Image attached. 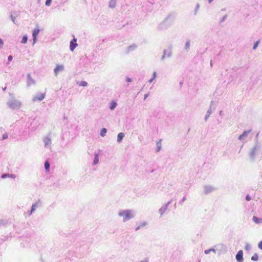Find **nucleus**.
Listing matches in <instances>:
<instances>
[{
	"label": "nucleus",
	"instance_id": "nucleus-1",
	"mask_svg": "<svg viewBox=\"0 0 262 262\" xmlns=\"http://www.w3.org/2000/svg\"><path fill=\"white\" fill-rule=\"evenodd\" d=\"M174 20V16L172 14H169L157 27L159 30H166L170 27Z\"/></svg>",
	"mask_w": 262,
	"mask_h": 262
},
{
	"label": "nucleus",
	"instance_id": "nucleus-2",
	"mask_svg": "<svg viewBox=\"0 0 262 262\" xmlns=\"http://www.w3.org/2000/svg\"><path fill=\"white\" fill-rule=\"evenodd\" d=\"M120 217H123V222H126L133 218L135 216V211L133 210L126 209L121 210L118 213Z\"/></svg>",
	"mask_w": 262,
	"mask_h": 262
},
{
	"label": "nucleus",
	"instance_id": "nucleus-3",
	"mask_svg": "<svg viewBox=\"0 0 262 262\" xmlns=\"http://www.w3.org/2000/svg\"><path fill=\"white\" fill-rule=\"evenodd\" d=\"M260 149V146L258 144V140H256L254 146L250 149L248 152V156L251 161H254L256 156L259 153Z\"/></svg>",
	"mask_w": 262,
	"mask_h": 262
},
{
	"label": "nucleus",
	"instance_id": "nucleus-4",
	"mask_svg": "<svg viewBox=\"0 0 262 262\" xmlns=\"http://www.w3.org/2000/svg\"><path fill=\"white\" fill-rule=\"evenodd\" d=\"M42 141L45 148L50 150L52 149V142L51 133H49L47 136H45L42 139Z\"/></svg>",
	"mask_w": 262,
	"mask_h": 262
},
{
	"label": "nucleus",
	"instance_id": "nucleus-5",
	"mask_svg": "<svg viewBox=\"0 0 262 262\" xmlns=\"http://www.w3.org/2000/svg\"><path fill=\"white\" fill-rule=\"evenodd\" d=\"M7 104L8 107L12 110L18 109L21 106V102L15 99L9 100Z\"/></svg>",
	"mask_w": 262,
	"mask_h": 262
},
{
	"label": "nucleus",
	"instance_id": "nucleus-6",
	"mask_svg": "<svg viewBox=\"0 0 262 262\" xmlns=\"http://www.w3.org/2000/svg\"><path fill=\"white\" fill-rule=\"evenodd\" d=\"M217 190V188L209 185H205L203 187V191L205 194H208Z\"/></svg>",
	"mask_w": 262,
	"mask_h": 262
},
{
	"label": "nucleus",
	"instance_id": "nucleus-7",
	"mask_svg": "<svg viewBox=\"0 0 262 262\" xmlns=\"http://www.w3.org/2000/svg\"><path fill=\"white\" fill-rule=\"evenodd\" d=\"M172 56V51L170 48L168 49H165L163 51V54L161 56V60H164L165 58H170Z\"/></svg>",
	"mask_w": 262,
	"mask_h": 262
},
{
	"label": "nucleus",
	"instance_id": "nucleus-8",
	"mask_svg": "<svg viewBox=\"0 0 262 262\" xmlns=\"http://www.w3.org/2000/svg\"><path fill=\"white\" fill-rule=\"evenodd\" d=\"M40 32L38 24L36 25V27L33 30L32 32L33 37V45H34L37 41V36Z\"/></svg>",
	"mask_w": 262,
	"mask_h": 262
},
{
	"label": "nucleus",
	"instance_id": "nucleus-9",
	"mask_svg": "<svg viewBox=\"0 0 262 262\" xmlns=\"http://www.w3.org/2000/svg\"><path fill=\"white\" fill-rule=\"evenodd\" d=\"M152 5L153 4L149 2L144 3L142 5L143 11H151L152 9Z\"/></svg>",
	"mask_w": 262,
	"mask_h": 262
},
{
	"label": "nucleus",
	"instance_id": "nucleus-10",
	"mask_svg": "<svg viewBox=\"0 0 262 262\" xmlns=\"http://www.w3.org/2000/svg\"><path fill=\"white\" fill-rule=\"evenodd\" d=\"M172 202V200H170L168 202H167L166 204L163 205L159 209V213L161 215H162L164 212L167 210L168 205Z\"/></svg>",
	"mask_w": 262,
	"mask_h": 262
},
{
	"label": "nucleus",
	"instance_id": "nucleus-11",
	"mask_svg": "<svg viewBox=\"0 0 262 262\" xmlns=\"http://www.w3.org/2000/svg\"><path fill=\"white\" fill-rule=\"evenodd\" d=\"M251 129L245 130L243 134L238 137V139L241 141L245 140L248 137V135L251 132Z\"/></svg>",
	"mask_w": 262,
	"mask_h": 262
},
{
	"label": "nucleus",
	"instance_id": "nucleus-12",
	"mask_svg": "<svg viewBox=\"0 0 262 262\" xmlns=\"http://www.w3.org/2000/svg\"><path fill=\"white\" fill-rule=\"evenodd\" d=\"M64 67L62 64H57L54 70V73L55 75L56 76L59 72H63L64 71Z\"/></svg>",
	"mask_w": 262,
	"mask_h": 262
},
{
	"label": "nucleus",
	"instance_id": "nucleus-13",
	"mask_svg": "<svg viewBox=\"0 0 262 262\" xmlns=\"http://www.w3.org/2000/svg\"><path fill=\"white\" fill-rule=\"evenodd\" d=\"M77 39L74 37V38L71 40L70 45V49L71 51H73L78 46V44L76 42Z\"/></svg>",
	"mask_w": 262,
	"mask_h": 262
},
{
	"label": "nucleus",
	"instance_id": "nucleus-14",
	"mask_svg": "<svg viewBox=\"0 0 262 262\" xmlns=\"http://www.w3.org/2000/svg\"><path fill=\"white\" fill-rule=\"evenodd\" d=\"M45 97V95L43 94L42 93H38L37 94L35 97H34L32 99L33 101L35 102L37 100L38 101H42L44 99Z\"/></svg>",
	"mask_w": 262,
	"mask_h": 262
},
{
	"label": "nucleus",
	"instance_id": "nucleus-15",
	"mask_svg": "<svg viewBox=\"0 0 262 262\" xmlns=\"http://www.w3.org/2000/svg\"><path fill=\"white\" fill-rule=\"evenodd\" d=\"M236 259L238 262H243L244 260L243 259V252L242 250H239L238 251L236 255Z\"/></svg>",
	"mask_w": 262,
	"mask_h": 262
},
{
	"label": "nucleus",
	"instance_id": "nucleus-16",
	"mask_svg": "<svg viewBox=\"0 0 262 262\" xmlns=\"http://www.w3.org/2000/svg\"><path fill=\"white\" fill-rule=\"evenodd\" d=\"M40 202V200H39L38 202H35L34 204H33L31 206V209L30 211H28V213L29 215H31L33 212L35 211L36 208L38 207V203Z\"/></svg>",
	"mask_w": 262,
	"mask_h": 262
},
{
	"label": "nucleus",
	"instance_id": "nucleus-17",
	"mask_svg": "<svg viewBox=\"0 0 262 262\" xmlns=\"http://www.w3.org/2000/svg\"><path fill=\"white\" fill-rule=\"evenodd\" d=\"M27 86H29L32 84H34L35 83L34 80L31 77V75L30 74H28L27 75Z\"/></svg>",
	"mask_w": 262,
	"mask_h": 262
},
{
	"label": "nucleus",
	"instance_id": "nucleus-18",
	"mask_svg": "<svg viewBox=\"0 0 262 262\" xmlns=\"http://www.w3.org/2000/svg\"><path fill=\"white\" fill-rule=\"evenodd\" d=\"M212 103H213V101H211L210 106V108L207 111V113L205 116L204 120L205 121H206L208 120V119L209 118V117L210 116V115L212 113V111L211 110V106H212Z\"/></svg>",
	"mask_w": 262,
	"mask_h": 262
},
{
	"label": "nucleus",
	"instance_id": "nucleus-19",
	"mask_svg": "<svg viewBox=\"0 0 262 262\" xmlns=\"http://www.w3.org/2000/svg\"><path fill=\"white\" fill-rule=\"evenodd\" d=\"M1 178L2 179H6L7 178L15 179L16 178V175L14 174L4 173L2 175Z\"/></svg>",
	"mask_w": 262,
	"mask_h": 262
},
{
	"label": "nucleus",
	"instance_id": "nucleus-20",
	"mask_svg": "<svg viewBox=\"0 0 262 262\" xmlns=\"http://www.w3.org/2000/svg\"><path fill=\"white\" fill-rule=\"evenodd\" d=\"M99 162V154L98 153L95 152L94 154V159L93 161V164L95 165L97 164Z\"/></svg>",
	"mask_w": 262,
	"mask_h": 262
},
{
	"label": "nucleus",
	"instance_id": "nucleus-21",
	"mask_svg": "<svg viewBox=\"0 0 262 262\" xmlns=\"http://www.w3.org/2000/svg\"><path fill=\"white\" fill-rule=\"evenodd\" d=\"M190 46V40L188 39L185 45V47H184L185 51L186 52H188L189 50Z\"/></svg>",
	"mask_w": 262,
	"mask_h": 262
},
{
	"label": "nucleus",
	"instance_id": "nucleus-22",
	"mask_svg": "<svg viewBox=\"0 0 262 262\" xmlns=\"http://www.w3.org/2000/svg\"><path fill=\"white\" fill-rule=\"evenodd\" d=\"M124 137V134L123 133H120L117 135V142L119 143H120L122 141L123 138Z\"/></svg>",
	"mask_w": 262,
	"mask_h": 262
},
{
	"label": "nucleus",
	"instance_id": "nucleus-23",
	"mask_svg": "<svg viewBox=\"0 0 262 262\" xmlns=\"http://www.w3.org/2000/svg\"><path fill=\"white\" fill-rule=\"evenodd\" d=\"M137 48V46L135 44L130 45L128 47L127 52L128 53V52H132L133 51H134Z\"/></svg>",
	"mask_w": 262,
	"mask_h": 262
},
{
	"label": "nucleus",
	"instance_id": "nucleus-24",
	"mask_svg": "<svg viewBox=\"0 0 262 262\" xmlns=\"http://www.w3.org/2000/svg\"><path fill=\"white\" fill-rule=\"evenodd\" d=\"M252 220L254 223L256 224H259L262 223V219L257 217L255 216H253Z\"/></svg>",
	"mask_w": 262,
	"mask_h": 262
},
{
	"label": "nucleus",
	"instance_id": "nucleus-25",
	"mask_svg": "<svg viewBox=\"0 0 262 262\" xmlns=\"http://www.w3.org/2000/svg\"><path fill=\"white\" fill-rule=\"evenodd\" d=\"M117 0H111L109 3V7L114 8L116 5Z\"/></svg>",
	"mask_w": 262,
	"mask_h": 262
},
{
	"label": "nucleus",
	"instance_id": "nucleus-26",
	"mask_svg": "<svg viewBox=\"0 0 262 262\" xmlns=\"http://www.w3.org/2000/svg\"><path fill=\"white\" fill-rule=\"evenodd\" d=\"M45 168L46 171L48 172L50 171V164L48 160H46L44 164Z\"/></svg>",
	"mask_w": 262,
	"mask_h": 262
},
{
	"label": "nucleus",
	"instance_id": "nucleus-27",
	"mask_svg": "<svg viewBox=\"0 0 262 262\" xmlns=\"http://www.w3.org/2000/svg\"><path fill=\"white\" fill-rule=\"evenodd\" d=\"M117 102L116 101H113L111 102L110 105V109L111 110H114L117 106Z\"/></svg>",
	"mask_w": 262,
	"mask_h": 262
},
{
	"label": "nucleus",
	"instance_id": "nucleus-28",
	"mask_svg": "<svg viewBox=\"0 0 262 262\" xmlns=\"http://www.w3.org/2000/svg\"><path fill=\"white\" fill-rule=\"evenodd\" d=\"M210 252L216 253V250L214 248H210L209 249L205 250L204 253L205 254H208Z\"/></svg>",
	"mask_w": 262,
	"mask_h": 262
},
{
	"label": "nucleus",
	"instance_id": "nucleus-29",
	"mask_svg": "<svg viewBox=\"0 0 262 262\" xmlns=\"http://www.w3.org/2000/svg\"><path fill=\"white\" fill-rule=\"evenodd\" d=\"M107 132V129L105 128H103L101 129L100 131V135L101 137H104L106 135V133Z\"/></svg>",
	"mask_w": 262,
	"mask_h": 262
},
{
	"label": "nucleus",
	"instance_id": "nucleus-30",
	"mask_svg": "<svg viewBox=\"0 0 262 262\" xmlns=\"http://www.w3.org/2000/svg\"><path fill=\"white\" fill-rule=\"evenodd\" d=\"M27 41H28V36L27 35H24L22 38L21 43L25 44L27 42Z\"/></svg>",
	"mask_w": 262,
	"mask_h": 262
},
{
	"label": "nucleus",
	"instance_id": "nucleus-31",
	"mask_svg": "<svg viewBox=\"0 0 262 262\" xmlns=\"http://www.w3.org/2000/svg\"><path fill=\"white\" fill-rule=\"evenodd\" d=\"M161 140L160 139L156 143V144H157V151H159L160 150V149H161Z\"/></svg>",
	"mask_w": 262,
	"mask_h": 262
},
{
	"label": "nucleus",
	"instance_id": "nucleus-32",
	"mask_svg": "<svg viewBox=\"0 0 262 262\" xmlns=\"http://www.w3.org/2000/svg\"><path fill=\"white\" fill-rule=\"evenodd\" d=\"M157 76V73L156 72H154L152 74V77L149 80V82L151 83L156 78Z\"/></svg>",
	"mask_w": 262,
	"mask_h": 262
},
{
	"label": "nucleus",
	"instance_id": "nucleus-33",
	"mask_svg": "<svg viewBox=\"0 0 262 262\" xmlns=\"http://www.w3.org/2000/svg\"><path fill=\"white\" fill-rule=\"evenodd\" d=\"M78 84L79 86H86L88 85V82L85 81H81Z\"/></svg>",
	"mask_w": 262,
	"mask_h": 262
},
{
	"label": "nucleus",
	"instance_id": "nucleus-34",
	"mask_svg": "<svg viewBox=\"0 0 262 262\" xmlns=\"http://www.w3.org/2000/svg\"><path fill=\"white\" fill-rule=\"evenodd\" d=\"M258 259V255L256 253H254V255L251 257V260L253 261H256Z\"/></svg>",
	"mask_w": 262,
	"mask_h": 262
},
{
	"label": "nucleus",
	"instance_id": "nucleus-35",
	"mask_svg": "<svg viewBox=\"0 0 262 262\" xmlns=\"http://www.w3.org/2000/svg\"><path fill=\"white\" fill-rule=\"evenodd\" d=\"M251 247L250 245L248 243H246L245 247V250L248 251H250L251 250Z\"/></svg>",
	"mask_w": 262,
	"mask_h": 262
},
{
	"label": "nucleus",
	"instance_id": "nucleus-36",
	"mask_svg": "<svg viewBox=\"0 0 262 262\" xmlns=\"http://www.w3.org/2000/svg\"><path fill=\"white\" fill-rule=\"evenodd\" d=\"M227 15H225L220 20V23L221 24L222 23H223L227 18Z\"/></svg>",
	"mask_w": 262,
	"mask_h": 262
},
{
	"label": "nucleus",
	"instance_id": "nucleus-37",
	"mask_svg": "<svg viewBox=\"0 0 262 262\" xmlns=\"http://www.w3.org/2000/svg\"><path fill=\"white\" fill-rule=\"evenodd\" d=\"M11 19L13 21V23L15 24H16L15 22L16 17L15 16H13L12 14L10 15Z\"/></svg>",
	"mask_w": 262,
	"mask_h": 262
},
{
	"label": "nucleus",
	"instance_id": "nucleus-38",
	"mask_svg": "<svg viewBox=\"0 0 262 262\" xmlns=\"http://www.w3.org/2000/svg\"><path fill=\"white\" fill-rule=\"evenodd\" d=\"M259 41H257L256 42H255L254 43L253 47V50H255L257 48V47L259 44Z\"/></svg>",
	"mask_w": 262,
	"mask_h": 262
},
{
	"label": "nucleus",
	"instance_id": "nucleus-39",
	"mask_svg": "<svg viewBox=\"0 0 262 262\" xmlns=\"http://www.w3.org/2000/svg\"><path fill=\"white\" fill-rule=\"evenodd\" d=\"M52 0H46L45 4L47 6H50L51 5Z\"/></svg>",
	"mask_w": 262,
	"mask_h": 262
},
{
	"label": "nucleus",
	"instance_id": "nucleus-40",
	"mask_svg": "<svg viewBox=\"0 0 262 262\" xmlns=\"http://www.w3.org/2000/svg\"><path fill=\"white\" fill-rule=\"evenodd\" d=\"M8 137V136L7 133L3 134L2 136V140H5V139H7Z\"/></svg>",
	"mask_w": 262,
	"mask_h": 262
},
{
	"label": "nucleus",
	"instance_id": "nucleus-41",
	"mask_svg": "<svg viewBox=\"0 0 262 262\" xmlns=\"http://www.w3.org/2000/svg\"><path fill=\"white\" fill-rule=\"evenodd\" d=\"M245 199L247 201H250L251 200V197L249 195V194H247L246 196Z\"/></svg>",
	"mask_w": 262,
	"mask_h": 262
},
{
	"label": "nucleus",
	"instance_id": "nucleus-42",
	"mask_svg": "<svg viewBox=\"0 0 262 262\" xmlns=\"http://www.w3.org/2000/svg\"><path fill=\"white\" fill-rule=\"evenodd\" d=\"M146 224H147L146 222H144L141 223L139 225V226H140V228H142V227H143L145 226L146 225Z\"/></svg>",
	"mask_w": 262,
	"mask_h": 262
},
{
	"label": "nucleus",
	"instance_id": "nucleus-43",
	"mask_svg": "<svg viewBox=\"0 0 262 262\" xmlns=\"http://www.w3.org/2000/svg\"><path fill=\"white\" fill-rule=\"evenodd\" d=\"M258 247L259 249L262 250V241L258 243Z\"/></svg>",
	"mask_w": 262,
	"mask_h": 262
},
{
	"label": "nucleus",
	"instance_id": "nucleus-44",
	"mask_svg": "<svg viewBox=\"0 0 262 262\" xmlns=\"http://www.w3.org/2000/svg\"><path fill=\"white\" fill-rule=\"evenodd\" d=\"M3 43V40L0 38V49L2 48Z\"/></svg>",
	"mask_w": 262,
	"mask_h": 262
},
{
	"label": "nucleus",
	"instance_id": "nucleus-45",
	"mask_svg": "<svg viewBox=\"0 0 262 262\" xmlns=\"http://www.w3.org/2000/svg\"><path fill=\"white\" fill-rule=\"evenodd\" d=\"M12 59H13V57L11 55H10L8 56V60L9 62L11 61L12 60Z\"/></svg>",
	"mask_w": 262,
	"mask_h": 262
},
{
	"label": "nucleus",
	"instance_id": "nucleus-46",
	"mask_svg": "<svg viewBox=\"0 0 262 262\" xmlns=\"http://www.w3.org/2000/svg\"><path fill=\"white\" fill-rule=\"evenodd\" d=\"M5 224V221L4 220H0V225H4Z\"/></svg>",
	"mask_w": 262,
	"mask_h": 262
},
{
	"label": "nucleus",
	"instance_id": "nucleus-47",
	"mask_svg": "<svg viewBox=\"0 0 262 262\" xmlns=\"http://www.w3.org/2000/svg\"><path fill=\"white\" fill-rule=\"evenodd\" d=\"M126 81L128 82H130L132 81V80L129 77H127L126 78Z\"/></svg>",
	"mask_w": 262,
	"mask_h": 262
},
{
	"label": "nucleus",
	"instance_id": "nucleus-48",
	"mask_svg": "<svg viewBox=\"0 0 262 262\" xmlns=\"http://www.w3.org/2000/svg\"><path fill=\"white\" fill-rule=\"evenodd\" d=\"M140 262H148V258H145L144 260H141Z\"/></svg>",
	"mask_w": 262,
	"mask_h": 262
},
{
	"label": "nucleus",
	"instance_id": "nucleus-49",
	"mask_svg": "<svg viewBox=\"0 0 262 262\" xmlns=\"http://www.w3.org/2000/svg\"><path fill=\"white\" fill-rule=\"evenodd\" d=\"M149 96V94L148 93L146 94L144 96V99L145 100Z\"/></svg>",
	"mask_w": 262,
	"mask_h": 262
},
{
	"label": "nucleus",
	"instance_id": "nucleus-50",
	"mask_svg": "<svg viewBox=\"0 0 262 262\" xmlns=\"http://www.w3.org/2000/svg\"><path fill=\"white\" fill-rule=\"evenodd\" d=\"M186 197L185 196H184L183 198V199H182L181 201V203H182L183 202H184L185 200H186Z\"/></svg>",
	"mask_w": 262,
	"mask_h": 262
},
{
	"label": "nucleus",
	"instance_id": "nucleus-51",
	"mask_svg": "<svg viewBox=\"0 0 262 262\" xmlns=\"http://www.w3.org/2000/svg\"><path fill=\"white\" fill-rule=\"evenodd\" d=\"M140 226L139 225L138 227H137L136 228H135V231H138V230H139L140 229Z\"/></svg>",
	"mask_w": 262,
	"mask_h": 262
},
{
	"label": "nucleus",
	"instance_id": "nucleus-52",
	"mask_svg": "<svg viewBox=\"0 0 262 262\" xmlns=\"http://www.w3.org/2000/svg\"><path fill=\"white\" fill-rule=\"evenodd\" d=\"M258 135H259V134H258V133H257V134H256V136H255V138H256V139H255V143H256V140H257V138H258Z\"/></svg>",
	"mask_w": 262,
	"mask_h": 262
},
{
	"label": "nucleus",
	"instance_id": "nucleus-53",
	"mask_svg": "<svg viewBox=\"0 0 262 262\" xmlns=\"http://www.w3.org/2000/svg\"><path fill=\"white\" fill-rule=\"evenodd\" d=\"M219 114H220V116H222V115H223V111H221L220 112V113H219Z\"/></svg>",
	"mask_w": 262,
	"mask_h": 262
},
{
	"label": "nucleus",
	"instance_id": "nucleus-54",
	"mask_svg": "<svg viewBox=\"0 0 262 262\" xmlns=\"http://www.w3.org/2000/svg\"><path fill=\"white\" fill-rule=\"evenodd\" d=\"M199 7H200V5H199V4H198L196 6V10H195L196 11V10L199 8Z\"/></svg>",
	"mask_w": 262,
	"mask_h": 262
},
{
	"label": "nucleus",
	"instance_id": "nucleus-55",
	"mask_svg": "<svg viewBox=\"0 0 262 262\" xmlns=\"http://www.w3.org/2000/svg\"><path fill=\"white\" fill-rule=\"evenodd\" d=\"M213 1V0H208V3H212V1Z\"/></svg>",
	"mask_w": 262,
	"mask_h": 262
},
{
	"label": "nucleus",
	"instance_id": "nucleus-56",
	"mask_svg": "<svg viewBox=\"0 0 262 262\" xmlns=\"http://www.w3.org/2000/svg\"><path fill=\"white\" fill-rule=\"evenodd\" d=\"M6 87H5V88H3V91H5V90H6Z\"/></svg>",
	"mask_w": 262,
	"mask_h": 262
},
{
	"label": "nucleus",
	"instance_id": "nucleus-57",
	"mask_svg": "<svg viewBox=\"0 0 262 262\" xmlns=\"http://www.w3.org/2000/svg\"><path fill=\"white\" fill-rule=\"evenodd\" d=\"M210 65H211V66H212V61H211V62H210Z\"/></svg>",
	"mask_w": 262,
	"mask_h": 262
},
{
	"label": "nucleus",
	"instance_id": "nucleus-58",
	"mask_svg": "<svg viewBox=\"0 0 262 262\" xmlns=\"http://www.w3.org/2000/svg\"><path fill=\"white\" fill-rule=\"evenodd\" d=\"M154 170H152L151 172H154Z\"/></svg>",
	"mask_w": 262,
	"mask_h": 262
},
{
	"label": "nucleus",
	"instance_id": "nucleus-59",
	"mask_svg": "<svg viewBox=\"0 0 262 262\" xmlns=\"http://www.w3.org/2000/svg\"><path fill=\"white\" fill-rule=\"evenodd\" d=\"M199 262H200V260H199Z\"/></svg>",
	"mask_w": 262,
	"mask_h": 262
}]
</instances>
